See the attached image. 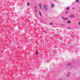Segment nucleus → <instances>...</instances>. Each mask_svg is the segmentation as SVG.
Listing matches in <instances>:
<instances>
[{"mask_svg": "<svg viewBox=\"0 0 80 80\" xmlns=\"http://www.w3.org/2000/svg\"><path fill=\"white\" fill-rule=\"evenodd\" d=\"M54 6V5H53V4H52L51 5V8H53Z\"/></svg>", "mask_w": 80, "mask_h": 80, "instance_id": "nucleus-6", "label": "nucleus"}, {"mask_svg": "<svg viewBox=\"0 0 80 80\" xmlns=\"http://www.w3.org/2000/svg\"><path fill=\"white\" fill-rule=\"evenodd\" d=\"M27 5H28V6H29V5H30V4H29V2L27 3Z\"/></svg>", "mask_w": 80, "mask_h": 80, "instance_id": "nucleus-8", "label": "nucleus"}, {"mask_svg": "<svg viewBox=\"0 0 80 80\" xmlns=\"http://www.w3.org/2000/svg\"><path fill=\"white\" fill-rule=\"evenodd\" d=\"M69 17H70V18H73V17H74V16L73 15H71L69 16Z\"/></svg>", "mask_w": 80, "mask_h": 80, "instance_id": "nucleus-3", "label": "nucleus"}, {"mask_svg": "<svg viewBox=\"0 0 80 80\" xmlns=\"http://www.w3.org/2000/svg\"><path fill=\"white\" fill-rule=\"evenodd\" d=\"M44 8L45 10H47V6H44Z\"/></svg>", "mask_w": 80, "mask_h": 80, "instance_id": "nucleus-1", "label": "nucleus"}, {"mask_svg": "<svg viewBox=\"0 0 80 80\" xmlns=\"http://www.w3.org/2000/svg\"><path fill=\"white\" fill-rule=\"evenodd\" d=\"M75 9V8H72V9Z\"/></svg>", "mask_w": 80, "mask_h": 80, "instance_id": "nucleus-16", "label": "nucleus"}, {"mask_svg": "<svg viewBox=\"0 0 80 80\" xmlns=\"http://www.w3.org/2000/svg\"><path fill=\"white\" fill-rule=\"evenodd\" d=\"M39 13H40V16L41 17H42V15L41 14V12H40V11H39Z\"/></svg>", "mask_w": 80, "mask_h": 80, "instance_id": "nucleus-7", "label": "nucleus"}, {"mask_svg": "<svg viewBox=\"0 0 80 80\" xmlns=\"http://www.w3.org/2000/svg\"><path fill=\"white\" fill-rule=\"evenodd\" d=\"M70 21H68V23H70Z\"/></svg>", "mask_w": 80, "mask_h": 80, "instance_id": "nucleus-10", "label": "nucleus"}, {"mask_svg": "<svg viewBox=\"0 0 80 80\" xmlns=\"http://www.w3.org/2000/svg\"><path fill=\"white\" fill-rule=\"evenodd\" d=\"M78 24L79 25H80V22H79Z\"/></svg>", "mask_w": 80, "mask_h": 80, "instance_id": "nucleus-13", "label": "nucleus"}, {"mask_svg": "<svg viewBox=\"0 0 80 80\" xmlns=\"http://www.w3.org/2000/svg\"><path fill=\"white\" fill-rule=\"evenodd\" d=\"M79 2V1L78 0H75V2H76V3H78Z\"/></svg>", "mask_w": 80, "mask_h": 80, "instance_id": "nucleus-5", "label": "nucleus"}, {"mask_svg": "<svg viewBox=\"0 0 80 80\" xmlns=\"http://www.w3.org/2000/svg\"><path fill=\"white\" fill-rule=\"evenodd\" d=\"M62 18L63 19V20H67V19H68L67 18H64V17H62Z\"/></svg>", "mask_w": 80, "mask_h": 80, "instance_id": "nucleus-4", "label": "nucleus"}, {"mask_svg": "<svg viewBox=\"0 0 80 80\" xmlns=\"http://www.w3.org/2000/svg\"><path fill=\"white\" fill-rule=\"evenodd\" d=\"M49 24L50 25H53V23H49Z\"/></svg>", "mask_w": 80, "mask_h": 80, "instance_id": "nucleus-11", "label": "nucleus"}, {"mask_svg": "<svg viewBox=\"0 0 80 80\" xmlns=\"http://www.w3.org/2000/svg\"><path fill=\"white\" fill-rule=\"evenodd\" d=\"M68 11L67 12H66V14H67V13H68Z\"/></svg>", "mask_w": 80, "mask_h": 80, "instance_id": "nucleus-14", "label": "nucleus"}, {"mask_svg": "<svg viewBox=\"0 0 80 80\" xmlns=\"http://www.w3.org/2000/svg\"><path fill=\"white\" fill-rule=\"evenodd\" d=\"M39 9H41L42 8V4L40 3L39 5Z\"/></svg>", "mask_w": 80, "mask_h": 80, "instance_id": "nucleus-2", "label": "nucleus"}, {"mask_svg": "<svg viewBox=\"0 0 80 80\" xmlns=\"http://www.w3.org/2000/svg\"><path fill=\"white\" fill-rule=\"evenodd\" d=\"M35 9L36 10V6H35Z\"/></svg>", "mask_w": 80, "mask_h": 80, "instance_id": "nucleus-15", "label": "nucleus"}, {"mask_svg": "<svg viewBox=\"0 0 80 80\" xmlns=\"http://www.w3.org/2000/svg\"><path fill=\"white\" fill-rule=\"evenodd\" d=\"M69 8H69V7H68V8H67L68 10V9H69Z\"/></svg>", "mask_w": 80, "mask_h": 80, "instance_id": "nucleus-12", "label": "nucleus"}, {"mask_svg": "<svg viewBox=\"0 0 80 80\" xmlns=\"http://www.w3.org/2000/svg\"><path fill=\"white\" fill-rule=\"evenodd\" d=\"M35 53L36 55H37V54H38V52L37 51H36Z\"/></svg>", "mask_w": 80, "mask_h": 80, "instance_id": "nucleus-9", "label": "nucleus"}]
</instances>
